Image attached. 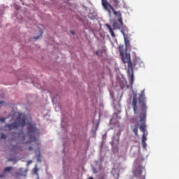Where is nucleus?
I'll return each instance as SVG.
<instances>
[{
  "label": "nucleus",
  "instance_id": "f257e3e1",
  "mask_svg": "<svg viewBox=\"0 0 179 179\" xmlns=\"http://www.w3.org/2000/svg\"><path fill=\"white\" fill-rule=\"evenodd\" d=\"M139 103L141 106V112L138 117H134L130 119L131 123V129L134 133L135 136H138V128L143 133L142 137V143L145 147L146 145L145 141L147 140V136L148 134L146 129V99L144 94V90L141 91V95L138 98Z\"/></svg>",
  "mask_w": 179,
  "mask_h": 179
},
{
  "label": "nucleus",
  "instance_id": "f03ea898",
  "mask_svg": "<svg viewBox=\"0 0 179 179\" xmlns=\"http://www.w3.org/2000/svg\"><path fill=\"white\" fill-rule=\"evenodd\" d=\"M119 50L123 63L127 64L128 77L130 80L131 85H132L134 80V69L143 66V62L138 57H135L133 61H131L130 54L124 51L123 45L119 46Z\"/></svg>",
  "mask_w": 179,
  "mask_h": 179
},
{
  "label": "nucleus",
  "instance_id": "7ed1b4c3",
  "mask_svg": "<svg viewBox=\"0 0 179 179\" xmlns=\"http://www.w3.org/2000/svg\"><path fill=\"white\" fill-rule=\"evenodd\" d=\"M38 133L39 131L36 127V124H29L27 134L24 135L23 133H20L19 138L22 144H27L31 142H36L37 141L36 136L38 135Z\"/></svg>",
  "mask_w": 179,
  "mask_h": 179
},
{
  "label": "nucleus",
  "instance_id": "20e7f679",
  "mask_svg": "<svg viewBox=\"0 0 179 179\" xmlns=\"http://www.w3.org/2000/svg\"><path fill=\"white\" fill-rule=\"evenodd\" d=\"M26 126V118L17 117L15 122L10 124H6L5 128H8L9 131L17 129L19 127H24Z\"/></svg>",
  "mask_w": 179,
  "mask_h": 179
},
{
  "label": "nucleus",
  "instance_id": "39448f33",
  "mask_svg": "<svg viewBox=\"0 0 179 179\" xmlns=\"http://www.w3.org/2000/svg\"><path fill=\"white\" fill-rule=\"evenodd\" d=\"M110 9L113 12L114 15L117 18V21L120 23L121 27L123 26V22H122V17L121 12L115 10L114 8L110 4V6H108V8H105L107 11L110 13Z\"/></svg>",
  "mask_w": 179,
  "mask_h": 179
},
{
  "label": "nucleus",
  "instance_id": "423d86ee",
  "mask_svg": "<svg viewBox=\"0 0 179 179\" xmlns=\"http://www.w3.org/2000/svg\"><path fill=\"white\" fill-rule=\"evenodd\" d=\"M145 169V168L138 166L134 171V174L137 178V179H145V176H142V172Z\"/></svg>",
  "mask_w": 179,
  "mask_h": 179
},
{
  "label": "nucleus",
  "instance_id": "0eeeda50",
  "mask_svg": "<svg viewBox=\"0 0 179 179\" xmlns=\"http://www.w3.org/2000/svg\"><path fill=\"white\" fill-rule=\"evenodd\" d=\"M13 167L12 166H6L3 171L2 173L0 174V178H6L11 173Z\"/></svg>",
  "mask_w": 179,
  "mask_h": 179
},
{
  "label": "nucleus",
  "instance_id": "6e6552de",
  "mask_svg": "<svg viewBox=\"0 0 179 179\" xmlns=\"http://www.w3.org/2000/svg\"><path fill=\"white\" fill-rule=\"evenodd\" d=\"M138 99L136 95H134L131 106L133 107L134 113L136 115L138 111Z\"/></svg>",
  "mask_w": 179,
  "mask_h": 179
},
{
  "label": "nucleus",
  "instance_id": "1a4fd4ad",
  "mask_svg": "<svg viewBox=\"0 0 179 179\" xmlns=\"http://www.w3.org/2000/svg\"><path fill=\"white\" fill-rule=\"evenodd\" d=\"M124 44H125V46H126V50L124 49V51L127 52V50H130L131 48V43H130V40H129V37L128 36H124Z\"/></svg>",
  "mask_w": 179,
  "mask_h": 179
},
{
  "label": "nucleus",
  "instance_id": "9d476101",
  "mask_svg": "<svg viewBox=\"0 0 179 179\" xmlns=\"http://www.w3.org/2000/svg\"><path fill=\"white\" fill-rule=\"evenodd\" d=\"M26 173H27V171H26L24 169L21 168L15 174L17 176H20V177H23L24 176V177H25L26 176Z\"/></svg>",
  "mask_w": 179,
  "mask_h": 179
},
{
  "label": "nucleus",
  "instance_id": "9b49d317",
  "mask_svg": "<svg viewBox=\"0 0 179 179\" xmlns=\"http://www.w3.org/2000/svg\"><path fill=\"white\" fill-rule=\"evenodd\" d=\"M106 27L109 30V32L110 33L111 36L115 38V34L113 29L111 28L110 25L109 24H106Z\"/></svg>",
  "mask_w": 179,
  "mask_h": 179
},
{
  "label": "nucleus",
  "instance_id": "f8f14e48",
  "mask_svg": "<svg viewBox=\"0 0 179 179\" xmlns=\"http://www.w3.org/2000/svg\"><path fill=\"white\" fill-rule=\"evenodd\" d=\"M101 4L104 9H108V7L110 6V3L107 0H101Z\"/></svg>",
  "mask_w": 179,
  "mask_h": 179
},
{
  "label": "nucleus",
  "instance_id": "ddd939ff",
  "mask_svg": "<svg viewBox=\"0 0 179 179\" xmlns=\"http://www.w3.org/2000/svg\"><path fill=\"white\" fill-rule=\"evenodd\" d=\"M113 29H120V25L118 24V23L117 22H113Z\"/></svg>",
  "mask_w": 179,
  "mask_h": 179
},
{
  "label": "nucleus",
  "instance_id": "4468645a",
  "mask_svg": "<svg viewBox=\"0 0 179 179\" xmlns=\"http://www.w3.org/2000/svg\"><path fill=\"white\" fill-rule=\"evenodd\" d=\"M102 53H103V50H102V49H99V50H96V51L95 52V55H96V56H98V57H101V55H102Z\"/></svg>",
  "mask_w": 179,
  "mask_h": 179
},
{
  "label": "nucleus",
  "instance_id": "2eb2a0df",
  "mask_svg": "<svg viewBox=\"0 0 179 179\" xmlns=\"http://www.w3.org/2000/svg\"><path fill=\"white\" fill-rule=\"evenodd\" d=\"M33 172L35 175L38 176V169H37V165H35Z\"/></svg>",
  "mask_w": 179,
  "mask_h": 179
},
{
  "label": "nucleus",
  "instance_id": "dca6fc26",
  "mask_svg": "<svg viewBox=\"0 0 179 179\" xmlns=\"http://www.w3.org/2000/svg\"><path fill=\"white\" fill-rule=\"evenodd\" d=\"M39 34H40V35L37 36H35L34 39L38 40V38H40V37L43 35V29H39Z\"/></svg>",
  "mask_w": 179,
  "mask_h": 179
},
{
  "label": "nucleus",
  "instance_id": "f3484780",
  "mask_svg": "<svg viewBox=\"0 0 179 179\" xmlns=\"http://www.w3.org/2000/svg\"><path fill=\"white\" fill-rule=\"evenodd\" d=\"M1 138L3 139H6V138H7V136L5 134H1Z\"/></svg>",
  "mask_w": 179,
  "mask_h": 179
},
{
  "label": "nucleus",
  "instance_id": "a211bd4d",
  "mask_svg": "<svg viewBox=\"0 0 179 179\" xmlns=\"http://www.w3.org/2000/svg\"><path fill=\"white\" fill-rule=\"evenodd\" d=\"M120 132L119 133V134H116V136H117V142L118 143L119 142V141H120Z\"/></svg>",
  "mask_w": 179,
  "mask_h": 179
},
{
  "label": "nucleus",
  "instance_id": "6ab92c4d",
  "mask_svg": "<svg viewBox=\"0 0 179 179\" xmlns=\"http://www.w3.org/2000/svg\"><path fill=\"white\" fill-rule=\"evenodd\" d=\"M121 32L123 34L124 38H125V36H128V35L126 34L123 30H121Z\"/></svg>",
  "mask_w": 179,
  "mask_h": 179
},
{
  "label": "nucleus",
  "instance_id": "aec40b11",
  "mask_svg": "<svg viewBox=\"0 0 179 179\" xmlns=\"http://www.w3.org/2000/svg\"><path fill=\"white\" fill-rule=\"evenodd\" d=\"M6 118H1V119H0V121L1 122H6Z\"/></svg>",
  "mask_w": 179,
  "mask_h": 179
},
{
  "label": "nucleus",
  "instance_id": "412c9836",
  "mask_svg": "<svg viewBox=\"0 0 179 179\" xmlns=\"http://www.w3.org/2000/svg\"><path fill=\"white\" fill-rule=\"evenodd\" d=\"M114 3L115 4H118L119 3V1L118 0H113Z\"/></svg>",
  "mask_w": 179,
  "mask_h": 179
},
{
  "label": "nucleus",
  "instance_id": "4be33fe9",
  "mask_svg": "<svg viewBox=\"0 0 179 179\" xmlns=\"http://www.w3.org/2000/svg\"><path fill=\"white\" fill-rule=\"evenodd\" d=\"M28 150H29V151H31V150H33V147H31H31H29V148H28Z\"/></svg>",
  "mask_w": 179,
  "mask_h": 179
},
{
  "label": "nucleus",
  "instance_id": "5701e85b",
  "mask_svg": "<svg viewBox=\"0 0 179 179\" xmlns=\"http://www.w3.org/2000/svg\"><path fill=\"white\" fill-rule=\"evenodd\" d=\"M3 101H0V105L4 103Z\"/></svg>",
  "mask_w": 179,
  "mask_h": 179
},
{
  "label": "nucleus",
  "instance_id": "b1692460",
  "mask_svg": "<svg viewBox=\"0 0 179 179\" xmlns=\"http://www.w3.org/2000/svg\"><path fill=\"white\" fill-rule=\"evenodd\" d=\"M71 34L72 35H74V31H71Z\"/></svg>",
  "mask_w": 179,
  "mask_h": 179
},
{
  "label": "nucleus",
  "instance_id": "393cba45",
  "mask_svg": "<svg viewBox=\"0 0 179 179\" xmlns=\"http://www.w3.org/2000/svg\"><path fill=\"white\" fill-rule=\"evenodd\" d=\"M30 163H31V161H29V162H28V164H30Z\"/></svg>",
  "mask_w": 179,
  "mask_h": 179
},
{
  "label": "nucleus",
  "instance_id": "a878e982",
  "mask_svg": "<svg viewBox=\"0 0 179 179\" xmlns=\"http://www.w3.org/2000/svg\"><path fill=\"white\" fill-rule=\"evenodd\" d=\"M37 161H38V162H41V161L40 160V159H38Z\"/></svg>",
  "mask_w": 179,
  "mask_h": 179
},
{
  "label": "nucleus",
  "instance_id": "bb28decb",
  "mask_svg": "<svg viewBox=\"0 0 179 179\" xmlns=\"http://www.w3.org/2000/svg\"><path fill=\"white\" fill-rule=\"evenodd\" d=\"M19 145H20V143H17V146H18Z\"/></svg>",
  "mask_w": 179,
  "mask_h": 179
},
{
  "label": "nucleus",
  "instance_id": "cd10ccee",
  "mask_svg": "<svg viewBox=\"0 0 179 179\" xmlns=\"http://www.w3.org/2000/svg\"><path fill=\"white\" fill-rule=\"evenodd\" d=\"M89 179H93L92 177H90Z\"/></svg>",
  "mask_w": 179,
  "mask_h": 179
},
{
  "label": "nucleus",
  "instance_id": "c85d7f7f",
  "mask_svg": "<svg viewBox=\"0 0 179 179\" xmlns=\"http://www.w3.org/2000/svg\"><path fill=\"white\" fill-rule=\"evenodd\" d=\"M20 150H23L22 149H20Z\"/></svg>",
  "mask_w": 179,
  "mask_h": 179
},
{
  "label": "nucleus",
  "instance_id": "c756f323",
  "mask_svg": "<svg viewBox=\"0 0 179 179\" xmlns=\"http://www.w3.org/2000/svg\"><path fill=\"white\" fill-rule=\"evenodd\" d=\"M103 179V178H102Z\"/></svg>",
  "mask_w": 179,
  "mask_h": 179
}]
</instances>
